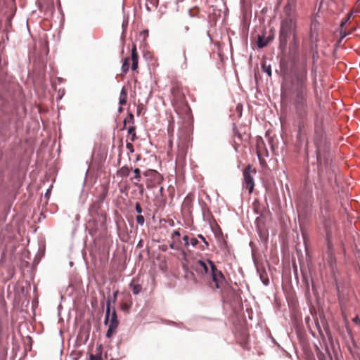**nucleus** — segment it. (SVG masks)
Masks as SVG:
<instances>
[{
  "instance_id": "1",
  "label": "nucleus",
  "mask_w": 360,
  "mask_h": 360,
  "mask_svg": "<svg viewBox=\"0 0 360 360\" xmlns=\"http://www.w3.org/2000/svg\"><path fill=\"white\" fill-rule=\"evenodd\" d=\"M282 57L280 60L281 72L283 75L282 95L289 99L298 120L296 133L308 135L311 127L307 122L309 117V96L307 88L308 54L311 53L313 61L318 54V46H278Z\"/></svg>"
},
{
  "instance_id": "2",
  "label": "nucleus",
  "mask_w": 360,
  "mask_h": 360,
  "mask_svg": "<svg viewBox=\"0 0 360 360\" xmlns=\"http://www.w3.org/2000/svg\"><path fill=\"white\" fill-rule=\"evenodd\" d=\"M4 46H0V88L6 81L7 61L3 57ZM20 105L3 97L0 92V137L6 141L13 136L19 128Z\"/></svg>"
},
{
  "instance_id": "3",
  "label": "nucleus",
  "mask_w": 360,
  "mask_h": 360,
  "mask_svg": "<svg viewBox=\"0 0 360 360\" xmlns=\"http://www.w3.org/2000/svg\"><path fill=\"white\" fill-rule=\"evenodd\" d=\"M202 278L214 284L216 289H221L226 283V277L222 271L217 267L213 261L210 259L205 260L200 259L191 266Z\"/></svg>"
},
{
  "instance_id": "4",
  "label": "nucleus",
  "mask_w": 360,
  "mask_h": 360,
  "mask_svg": "<svg viewBox=\"0 0 360 360\" xmlns=\"http://www.w3.org/2000/svg\"><path fill=\"white\" fill-rule=\"evenodd\" d=\"M285 16L281 22L280 45H297L300 41L297 34V23L292 6L288 4L284 8Z\"/></svg>"
},
{
  "instance_id": "5",
  "label": "nucleus",
  "mask_w": 360,
  "mask_h": 360,
  "mask_svg": "<svg viewBox=\"0 0 360 360\" xmlns=\"http://www.w3.org/2000/svg\"><path fill=\"white\" fill-rule=\"evenodd\" d=\"M315 152L317 165V174L319 178L321 179L322 174L324 172L329 174H333L334 170L333 168L330 148L325 150Z\"/></svg>"
},
{
  "instance_id": "6",
  "label": "nucleus",
  "mask_w": 360,
  "mask_h": 360,
  "mask_svg": "<svg viewBox=\"0 0 360 360\" xmlns=\"http://www.w3.org/2000/svg\"><path fill=\"white\" fill-rule=\"evenodd\" d=\"M313 204L312 189L306 187L297 198V210L303 217H307L311 213Z\"/></svg>"
},
{
  "instance_id": "7",
  "label": "nucleus",
  "mask_w": 360,
  "mask_h": 360,
  "mask_svg": "<svg viewBox=\"0 0 360 360\" xmlns=\"http://www.w3.org/2000/svg\"><path fill=\"white\" fill-rule=\"evenodd\" d=\"M49 46H30L28 49L29 60L39 67H46L49 53Z\"/></svg>"
},
{
  "instance_id": "8",
  "label": "nucleus",
  "mask_w": 360,
  "mask_h": 360,
  "mask_svg": "<svg viewBox=\"0 0 360 360\" xmlns=\"http://www.w3.org/2000/svg\"><path fill=\"white\" fill-rule=\"evenodd\" d=\"M221 293V300L224 303L232 306L233 304L237 303L239 300V294L238 292L231 286L226 285V282L224 284L223 288L219 289Z\"/></svg>"
},
{
  "instance_id": "9",
  "label": "nucleus",
  "mask_w": 360,
  "mask_h": 360,
  "mask_svg": "<svg viewBox=\"0 0 360 360\" xmlns=\"http://www.w3.org/2000/svg\"><path fill=\"white\" fill-rule=\"evenodd\" d=\"M104 325L119 326L120 321L114 306H111L110 299L106 300V310L103 321Z\"/></svg>"
},
{
  "instance_id": "10",
  "label": "nucleus",
  "mask_w": 360,
  "mask_h": 360,
  "mask_svg": "<svg viewBox=\"0 0 360 360\" xmlns=\"http://www.w3.org/2000/svg\"><path fill=\"white\" fill-rule=\"evenodd\" d=\"M314 143L316 151L325 150L330 148V142L328 141L323 129L314 131Z\"/></svg>"
},
{
  "instance_id": "11",
  "label": "nucleus",
  "mask_w": 360,
  "mask_h": 360,
  "mask_svg": "<svg viewBox=\"0 0 360 360\" xmlns=\"http://www.w3.org/2000/svg\"><path fill=\"white\" fill-rule=\"evenodd\" d=\"M252 173V165L249 164L243 171V186L248 191L249 194L253 192L255 188V180Z\"/></svg>"
},
{
  "instance_id": "12",
  "label": "nucleus",
  "mask_w": 360,
  "mask_h": 360,
  "mask_svg": "<svg viewBox=\"0 0 360 360\" xmlns=\"http://www.w3.org/2000/svg\"><path fill=\"white\" fill-rule=\"evenodd\" d=\"M346 330L349 338V341H348L347 343V349L352 356L354 357L356 356L360 359V354L358 352V350L360 349V345L354 340L352 330L347 325H346Z\"/></svg>"
},
{
  "instance_id": "13",
  "label": "nucleus",
  "mask_w": 360,
  "mask_h": 360,
  "mask_svg": "<svg viewBox=\"0 0 360 360\" xmlns=\"http://www.w3.org/2000/svg\"><path fill=\"white\" fill-rule=\"evenodd\" d=\"M275 31L271 29H264L262 34H257V41L256 45H268L271 43L274 39Z\"/></svg>"
},
{
  "instance_id": "14",
  "label": "nucleus",
  "mask_w": 360,
  "mask_h": 360,
  "mask_svg": "<svg viewBox=\"0 0 360 360\" xmlns=\"http://www.w3.org/2000/svg\"><path fill=\"white\" fill-rule=\"evenodd\" d=\"M262 217L263 216L261 214L255 219L256 231L260 241L266 245L269 242V231L267 229L260 224L259 221Z\"/></svg>"
},
{
  "instance_id": "15",
  "label": "nucleus",
  "mask_w": 360,
  "mask_h": 360,
  "mask_svg": "<svg viewBox=\"0 0 360 360\" xmlns=\"http://www.w3.org/2000/svg\"><path fill=\"white\" fill-rule=\"evenodd\" d=\"M91 329V324L90 321L81 326L77 336V340L82 341L84 345L86 344L89 339Z\"/></svg>"
},
{
  "instance_id": "16",
  "label": "nucleus",
  "mask_w": 360,
  "mask_h": 360,
  "mask_svg": "<svg viewBox=\"0 0 360 360\" xmlns=\"http://www.w3.org/2000/svg\"><path fill=\"white\" fill-rule=\"evenodd\" d=\"M88 221L89 226H93L98 229L105 228V217L103 214L90 216Z\"/></svg>"
},
{
  "instance_id": "17",
  "label": "nucleus",
  "mask_w": 360,
  "mask_h": 360,
  "mask_svg": "<svg viewBox=\"0 0 360 360\" xmlns=\"http://www.w3.org/2000/svg\"><path fill=\"white\" fill-rule=\"evenodd\" d=\"M319 23L316 20L312 21L309 33V39L311 44L318 42L319 38Z\"/></svg>"
},
{
  "instance_id": "18",
  "label": "nucleus",
  "mask_w": 360,
  "mask_h": 360,
  "mask_svg": "<svg viewBox=\"0 0 360 360\" xmlns=\"http://www.w3.org/2000/svg\"><path fill=\"white\" fill-rule=\"evenodd\" d=\"M308 144H309L308 135L296 133V140H295V146L298 150H300L304 146L305 150L307 151L308 150Z\"/></svg>"
},
{
  "instance_id": "19",
  "label": "nucleus",
  "mask_w": 360,
  "mask_h": 360,
  "mask_svg": "<svg viewBox=\"0 0 360 360\" xmlns=\"http://www.w3.org/2000/svg\"><path fill=\"white\" fill-rule=\"evenodd\" d=\"M322 221V224L323 226V229L326 231V240H329L331 238L330 233V218L327 214H322L320 216Z\"/></svg>"
},
{
  "instance_id": "20",
  "label": "nucleus",
  "mask_w": 360,
  "mask_h": 360,
  "mask_svg": "<svg viewBox=\"0 0 360 360\" xmlns=\"http://www.w3.org/2000/svg\"><path fill=\"white\" fill-rule=\"evenodd\" d=\"M182 269L184 270V278L186 279V280H188V281H195V274L193 273V269H191L189 268V266L183 263L182 264Z\"/></svg>"
},
{
  "instance_id": "21",
  "label": "nucleus",
  "mask_w": 360,
  "mask_h": 360,
  "mask_svg": "<svg viewBox=\"0 0 360 360\" xmlns=\"http://www.w3.org/2000/svg\"><path fill=\"white\" fill-rule=\"evenodd\" d=\"M224 46H216V49L213 50L214 56L217 54L219 60L221 63L228 59V56L224 52Z\"/></svg>"
},
{
  "instance_id": "22",
  "label": "nucleus",
  "mask_w": 360,
  "mask_h": 360,
  "mask_svg": "<svg viewBox=\"0 0 360 360\" xmlns=\"http://www.w3.org/2000/svg\"><path fill=\"white\" fill-rule=\"evenodd\" d=\"M129 288L134 295H139L142 290V285L139 283H135L134 278L129 284Z\"/></svg>"
},
{
  "instance_id": "23",
  "label": "nucleus",
  "mask_w": 360,
  "mask_h": 360,
  "mask_svg": "<svg viewBox=\"0 0 360 360\" xmlns=\"http://www.w3.org/2000/svg\"><path fill=\"white\" fill-rule=\"evenodd\" d=\"M148 37V30H144L140 32L139 35L136 37V43H139L140 44H146V39Z\"/></svg>"
},
{
  "instance_id": "24",
  "label": "nucleus",
  "mask_w": 360,
  "mask_h": 360,
  "mask_svg": "<svg viewBox=\"0 0 360 360\" xmlns=\"http://www.w3.org/2000/svg\"><path fill=\"white\" fill-rule=\"evenodd\" d=\"M321 215L328 214L330 210V202L328 198H324L323 200L320 202Z\"/></svg>"
},
{
  "instance_id": "25",
  "label": "nucleus",
  "mask_w": 360,
  "mask_h": 360,
  "mask_svg": "<svg viewBox=\"0 0 360 360\" xmlns=\"http://www.w3.org/2000/svg\"><path fill=\"white\" fill-rule=\"evenodd\" d=\"M101 207V205H99V202H96V201L93 202L90 205V207L89 208V212L90 216L101 214V213H99Z\"/></svg>"
},
{
  "instance_id": "26",
  "label": "nucleus",
  "mask_w": 360,
  "mask_h": 360,
  "mask_svg": "<svg viewBox=\"0 0 360 360\" xmlns=\"http://www.w3.org/2000/svg\"><path fill=\"white\" fill-rule=\"evenodd\" d=\"M130 58L127 56L122 60V65H121V71L122 73L126 75L129 70L130 68Z\"/></svg>"
},
{
  "instance_id": "27",
  "label": "nucleus",
  "mask_w": 360,
  "mask_h": 360,
  "mask_svg": "<svg viewBox=\"0 0 360 360\" xmlns=\"http://www.w3.org/2000/svg\"><path fill=\"white\" fill-rule=\"evenodd\" d=\"M89 360H103L102 359V345H99L96 348V354H89Z\"/></svg>"
},
{
  "instance_id": "28",
  "label": "nucleus",
  "mask_w": 360,
  "mask_h": 360,
  "mask_svg": "<svg viewBox=\"0 0 360 360\" xmlns=\"http://www.w3.org/2000/svg\"><path fill=\"white\" fill-rule=\"evenodd\" d=\"M127 123H131V124L134 123V115L129 110L127 111V116L123 120V127L121 129L122 131H124L126 129V126H127Z\"/></svg>"
},
{
  "instance_id": "29",
  "label": "nucleus",
  "mask_w": 360,
  "mask_h": 360,
  "mask_svg": "<svg viewBox=\"0 0 360 360\" xmlns=\"http://www.w3.org/2000/svg\"><path fill=\"white\" fill-rule=\"evenodd\" d=\"M314 131H319L323 129V117H319V115L316 113L314 121Z\"/></svg>"
},
{
  "instance_id": "30",
  "label": "nucleus",
  "mask_w": 360,
  "mask_h": 360,
  "mask_svg": "<svg viewBox=\"0 0 360 360\" xmlns=\"http://www.w3.org/2000/svg\"><path fill=\"white\" fill-rule=\"evenodd\" d=\"M353 13H360V0L356 1L355 8L347 14V18L341 22L342 27L347 23Z\"/></svg>"
},
{
  "instance_id": "31",
  "label": "nucleus",
  "mask_w": 360,
  "mask_h": 360,
  "mask_svg": "<svg viewBox=\"0 0 360 360\" xmlns=\"http://www.w3.org/2000/svg\"><path fill=\"white\" fill-rule=\"evenodd\" d=\"M127 101V91L124 86H123L120 91L119 97V104L120 105H125Z\"/></svg>"
},
{
  "instance_id": "32",
  "label": "nucleus",
  "mask_w": 360,
  "mask_h": 360,
  "mask_svg": "<svg viewBox=\"0 0 360 360\" xmlns=\"http://www.w3.org/2000/svg\"><path fill=\"white\" fill-rule=\"evenodd\" d=\"M131 171V167H128L127 165H124V166L120 167L117 170V174L119 175H120L122 177H127L130 174Z\"/></svg>"
},
{
  "instance_id": "33",
  "label": "nucleus",
  "mask_w": 360,
  "mask_h": 360,
  "mask_svg": "<svg viewBox=\"0 0 360 360\" xmlns=\"http://www.w3.org/2000/svg\"><path fill=\"white\" fill-rule=\"evenodd\" d=\"M257 271L259 273V278H260L262 283H263V285L265 286L269 285V278L268 277L266 271L265 270H264L263 271L260 272L258 269H257Z\"/></svg>"
},
{
  "instance_id": "34",
  "label": "nucleus",
  "mask_w": 360,
  "mask_h": 360,
  "mask_svg": "<svg viewBox=\"0 0 360 360\" xmlns=\"http://www.w3.org/2000/svg\"><path fill=\"white\" fill-rule=\"evenodd\" d=\"M261 68L262 71L269 77L272 75V70L271 65L270 64L267 65L266 61H262L261 63Z\"/></svg>"
},
{
  "instance_id": "35",
  "label": "nucleus",
  "mask_w": 360,
  "mask_h": 360,
  "mask_svg": "<svg viewBox=\"0 0 360 360\" xmlns=\"http://www.w3.org/2000/svg\"><path fill=\"white\" fill-rule=\"evenodd\" d=\"M127 134L131 135V141L134 142L137 139V136L136 134V127L134 125H131L127 129Z\"/></svg>"
},
{
  "instance_id": "36",
  "label": "nucleus",
  "mask_w": 360,
  "mask_h": 360,
  "mask_svg": "<svg viewBox=\"0 0 360 360\" xmlns=\"http://www.w3.org/2000/svg\"><path fill=\"white\" fill-rule=\"evenodd\" d=\"M190 245H191L193 248H197L200 250H205V247L202 245H200L198 238L195 237L191 238Z\"/></svg>"
},
{
  "instance_id": "37",
  "label": "nucleus",
  "mask_w": 360,
  "mask_h": 360,
  "mask_svg": "<svg viewBox=\"0 0 360 360\" xmlns=\"http://www.w3.org/2000/svg\"><path fill=\"white\" fill-rule=\"evenodd\" d=\"M105 326H108V330L105 333V337L107 338H110L115 333L116 330L118 328V326H110V325H105Z\"/></svg>"
},
{
  "instance_id": "38",
  "label": "nucleus",
  "mask_w": 360,
  "mask_h": 360,
  "mask_svg": "<svg viewBox=\"0 0 360 360\" xmlns=\"http://www.w3.org/2000/svg\"><path fill=\"white\" fill-rule=\"evenodd\" d=\"M105 326H108V330L105 333V337L107 338H110L115 333L116 330L118 328V326H110V325H105Z\"/></svg>"
},
{
  "instance_id": "39",
  "label": "nucleus",
  "mask_w": 360,
  "mask_h": 360,
  "mask_svg": "<svg viewBox=\"0 0 360 360\" xmlns=\"http://www.w3.org/2000/svg\"><path fill=\"white\" fill-rule=\"evenodd\" d=\"M131 61H139V56L137 51V46H131Z\"/></svg>"
},
{
  "instance_id": "40",
  "label": "nucleus",
  "mask_w": 360,
  "mask_h": 360,
  "mask_svg": "<svg viewBox=\"0 0 360 360\" xmlns=\"http://www.w3.org/2000/svg\"><path fill=\"white\" fill-rule=\"evenodd\" d=\"M265 146L264 141L263 138L260 136H257L256 137V147L257 149L262 148L263 146Z\"/></svg>"
},
{
  "instance_id": "41",
  "label": "nucleus",
  "mask_w": 360,
  "mask_h": 360,
  "mask_svg": "<svg viewBox=\"0 0 360 360\" xmlns=\"http://www.w3.org/2000/svg\"><path fill=\"white\" fill-rule=\"evenodd\" d=\"M98 230L99 229L93 226H88L86 227V231H88L89 234L91 236H95Z\"/></svg>"
},
{
  "instance_id": "42",
  "label": "nucleus",
  "mask_w": 360,
  "mask_h": 360,
  "mask_svg": "<svg viewBox=\"0 0 360 360\" xmlns=\"http://www.w3.org/2000/svg\"><path fill=\"white\" fill-rule=\"evenodd\" d=\"M345 25L342 27V25H340V27H341V30L340 32V37L339 39H338L337 41V44H335V46H338V44H340L342 41V39L347 36V32L345 31H343V27H344Z\"/></svg>"
},
{
  "instance_id": "43",
  "label": "nucleus",
  "mask_w": 360,
  "mask_h": 360,
  "mask_svg": "<svg viewBox=\"0 0 360 360\" xmlns=\"http://www.w3.org/2000/svg\"><path fill=\"white\" fill-rule=\"evenodd\" d=\"M220 247L221 249L230 252V247L228 244V242L224 238H223L220 242Z\"/></svg>"
},
{
  "instance_id": "44",
  "label": "nucleus",
  "mask_w": 360,
  "mask_h": 360,
  "mask_svg": "<svg viewBox=\"0 0 360 360\" xmlns=\"http://www.w3.org/2000/svg\"><path fill=\"white\" fill-rule=\"evenodd\" d=\"M148 3H150L152 5L153 8H155L158 6V0H147V2L146 4V6L148 11L151 10V8L149 6Z\"/></svg>"
},
{
  "instance_id": "45",
  "label": "nucleus",
  "mask_w": 360,
  "mask_h": 360,
  "mask_svg": "<svg viewBox=\"0 0 360 360\" xmlns=\"http://www.w3.org/2000/svg\"><path fill=\"white\" fill-rule=\"evenodd\" d=\"M134 177L131 179V180L133 179L137 180L138 181H140L141 176V170L139 168H135L134 169Z\"/></svg>"
},
{
  "instance_id": "46",
  "label": "nucleus",
  "mask_w": 360,
  "mask_h": 360,
  "mask_svg": "<svg viewBox=\"0 0 360 360\" xmlns=\"http://www.w3.org/2000/svg\"><path fill=\"white\" fill-rule=\"evenodd\" d=\"M136 221L138 225L143 226L145 223V218L142 214H138L136 217Z\"/></svg>"
},
{
  "instance_id": "47",
  "label": "nucleus",
  "mask_w": 360,
  "mask_h": 360,
  "mask_svg": "<svg viewBox=\"0 0 360 360\" xmlns=\"http://www.w3.org/2000/svg\"><path fill=\"white\" fill-rule=\"evenodd\" d=\"M302 278H303V282L304 283V285H305L306 290L309 291L310 284H309V281L308 276L307 275L303 274Z\"/></svg>"
},
{
  "instance_id": "48",
  "label": "nucleus",
  "mask_w": 360,
  "mask_h": 360,
  "mask_svg": "<svg viewBox=\"0 0 360 360\" xmlns=\"http://www.w3.org/2000/svg\"><path fill=\"white\" fill-rule=\"evenodd\" d=\"M182 240L184 243V247L188 249L190 245V237L188 235H184L182 238Z\"/></svg>"
},
{
  "instance_id": "49",
  "label": "nucleus",
  "mask_w": 360,
  "mask_h": 360,
  "mask_svg": "<svg viewBox=\"0 0 360 360\" xmlns=\"http://www.w3.org/2000/svg\"><path fill=\"white\" fill-rule=\"evenodd\" d=\"M118 294H119V290H116V291L113 292L112 299L110 297H108V298L110 299L111 306L115 305V303L116 302Z\"/></svg>"
},
{
  "instance_id": "50",
  "label": "nucleus",
  "mask_w": 360,
  "mask_h": 360,
  "mask_svg": "<svg viewBox=\"0 0 360 360\" xmlns=\"http://www.w3.org/2000/svg\"><path fill=\"white\" fill-rule=\"evenodd\" d=\"M26 340L27 341V342L25 343L26 347H28L29 350H31L32 348V344H33L32 338L30 335H27L26 337Z\"/></svg>"
},
{
  "instance_id": "51",
  "label": "nucleus",
  "mask_w": 360,
  "mask_h": 360,
  "mask_svg": "<svg viewBox=\"0 0 360 360\" xmlns=\"http://www.w3.org/2000/svg\"><path fill=\"white\" fill-rule=\"evenodd\" d=\"M134 208H135V211L138 213V214H141V213L143 212V209L141 207L140 202H135Z\"/></svg>"
},
{
  "instance_id": "52",
  "label": "nucleus",
  "mask_w": 360,
  "mask_h": 360,
  "mask_svg": "<svg viewBox=\"0 0 360 360\" xmlns=\"http://www.w3.org/2000/svg\"><path fill=\"white\" fill-rule=\"evenodd\" d=\"M198 204L201 207L202 217L205 219V207L207 206L206 203L203 201V200H199Z\"/></svg>"
},
{
  "instance_id": "53",
  "label": "nucleus",
  "mask_w": 360,
  "mask_h": 360,
  "mask_svg": "<svg viewBox=\"0 0 360 360\" xmlns=\"http://www.w3.org/2000/svg\"><path fill=\"white\" fill-rule=\"evenodd\" d=\"M126 148L129 153H133L134 152V148L131 143L127 141Z\"/></svg>"
},
{
  "instance_id": "54",
  "label": "nucleus",
  "mask_w": 360,
  "mask_h": 360,
  "mask_svg": "<svg viewBox=\"0 0 360 360\" xmlns=\"http://www.w3.org/2000/svg\"><path fill=\"white\" fill-rule=\"evenodd\" d=\"M139 67V61H131V70L136 71Z\"/></svg>"
},
{
  "instance_id": "55",
  "label": "nucleus",
  "mask_w": 360,
  "mask_h": 360,
  "mask_svg": "<svg viewBox=\"0 0 360 360\" xmlns=\"http://www.w3.org/2000/svg\"><path fill=\"white\" fill-rule=\"evenodd\" d=\"M105 198V194L102 193L99 195L98 198L96 200V202H99V205H101L104 201Z\"/></svg>"
},
{
  "instance_id": "56",
  "label": "nucleus",
  "mask_w": 360,
  "mask_h": 360,
  "mask_svg": "<svg viewBox=\"0 0 360 360\" xmlns=\"http://www.w3.org/2000/svg\"><path fill=\"white\" fill-rule=\"evenodd\" d=\"M105 198V194L102 193L99 195L98 198L96 200V202H99V205H101L104 201Z\"/></svg>"
},
{
  "instance_id": "57",
  "label": "nucleus",
  "mask_w": 360,
  "mask_h": 360,
  "mask_svg": "<svg viewBox=\"0 0 360 360\" xmlns=\"http://www.w3.org/2000/svg\"><path fill=\"white\" fill-rule=\"evenodd\" d=\"M168 324L171 325V326H178L179 328H183V323L180 322V323H176L174 321H168Z\"/></svg>"
},
{
  "instance_id": "58",
  "label": "nucleus",
  "mask_w": 360,
  "mask_h": 360,
  "mask_svg": "<svg viewBox=\"0 0 360 360\" xmlns=\"http://www.w3.org/2000/svg\"><path fill=\"white\" fill-rule=\"evenodd\" d=\"M316 69H317L316 66L313 65V67L311 68V75L315 79L316 77Z\"/></svg>"
},
{
  "instance_id": "59",
  "label": "nucleus",
  "mask_w": 360,
  "mask_h": 360,
  "mask_svg": "<svg viewBox=\"0 0 360 360\" xmlns=\"http://www.w3.org/2000/svg\"><path fill=\"white\" fill-rule=\"evenodd\" d=\"M65 95V90L64 89H62V90H59L58 91V94L57 96V98L56 99L57 100H60L62 99V98L63 97V96Z\"/></svg>"
},
{
  "instance_id": "60",
  "label": "nucleus",
  "mask_w": 360,
  "mask_h": 360,
  "mask_svg": "<svg viewBox=\"0 0 360 360\" xmlns=\"http://www.w3.org/2000/svg\"><path fill=\"white\" fill-rule=\"evenodd\" d=\"M51 188L52 187L50 186L47 190L44 193V197L46 198V199H49L50 195H51Z\"/></svg>"
},
{
  "instance_id": "61",
  "label": "nucleus",
  "mask_w": 360,
  "mask_h": 360,
  "mask_svg": "<svg viewBox=\"0 0 360 360\" xmlns=\"http://www.w3.org/2000/svg\"><path fill=\"white\" fill-rule=\"evenodd\" d=\"M352 321L356 325H360V317L358 315H356L353 318Z\"/></svg>"
},
{
  "instance_id": "62",
  "label": "nucleus",
  "mask_w": 360,
  "mask_h": 360,
  "mask_svg": "<svg viewBox=\"0 0 360 360\" xmlns=\"http://www.w3.org/2000/svg\"><path fill=\"white\" fill-rule=\"evenodd\" d=\"M172 236L178 237V238L180 237L181 236L180 230L179 229L174 230L173 233H172Z\"/></svg>"
},
{
  "instance_id": "63",
  "label": "nucleus",
  "mask_w": 360,
  "mask_h": 360,
  "mask_svg": "<svg viewBox=\"0 0 360 360\" xmlns=\"http://www.w3.org/2000/svg\"><path fill=\"white\" fill-rule=\"evenodd\" d=\"M311 290L313 291V292L314 294L317 293L316 285H315L312 278H311Z\"/></svg>"
},
{
  "instance_id": "64",
  "label": "nucleus",
  "mask_w": 360,
  "mask_h": 360,
  "mask_svg": "<svg viewBox=\"0 0 360 360\" xmlns=\"http://www.w3.org/2000/svg\"><path fill=\"white\" fill-rule=\"evenodd\" d=\"M143 240L142 239H141V240L138 242V243H137V245H136V248H142V247H143Z\"/></svg>"
}]
</instances>
